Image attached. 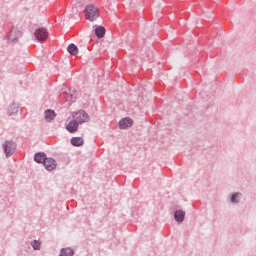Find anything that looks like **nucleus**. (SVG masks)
Returning a JSON list of instances; mask_svg holds the SVG:
<instances>
[{
  "instance_id": "1",
  "label": "nucleus",
  "mask_w": 256,
  "mask_h": 256,
  "mask_svg": "<svg viewBox=\"0 0 256 256\" xmlns=\"http://www.w3.org/2000/svg\"><path fill=\"white\" fill-rule=\"evenodd\" d=\"M84 15L87 21H97L99 19V8L93 4H89L84 9Z\"/></svg>"
},
{
  "instance_id": "2",
  "label": "nucleus",
  "mask_w": 256,
  "mask_h": 256,
  "mask_svg": "<svg viewBox=\"0 0 256 256\" xmlns=\"http://www.w3.org/2000/svg\"><path fill=\"white\" fill-rule=\"evenodd\" d=\"M72 119L80 125L81 123H87L89 121V114L85 111L80 110L72 113Z\"/></svg>"
},
{
  "instance_id": "3",
  "label": "nucleus",
  "mask_w": 256,
  "mask_h": 256,
  "mask_svg": "<svg viewBox=\"0 0 256 256\" xmlns=\"http://www.w3.org/2000/svg\"><path fill=\"white\" fill-rule=\"evenodd\" d=\"M34 37L37 41H46L49 37V32L45 28H38L34 31Z\"/></svg>"
},
{
  "instance_id": "4",
  "label": "nucleus",
  "mask_w": 256,
  "mask_h": 256,
  "mask_svg": "<svg viewBox=\"0 0 256 256\" xmlns=\"http://www.w3.org/2000/svg\"><path fill=\"white\" fill-rule=\"evenodd\" d=\"M43 164L47 171H53L57 168V162L52 158H46Z\"/></svg>"
},
{
  "instance_id": "5",
  "label": "nucleus",
  "mask_w": 256,
  "mask_h": 256,
  "mask_svg": "<svg viewBox=\"0 0 256 256\" xmlns=\"http://www.w3.org/2000/svg\"><path fill=\"white\" fill-rule=\"evenodd\" d=\"M133 126V120L130 118H123L119 121V127L121 129H129V127Z\"/></svg>"
},
{
  "instance_id": "6",
  "label": "nucleus",
  "mask_w": 256,
  "mask_h": 256,
  "mask_svg": "<svg viewBox=\"0 0 256 256\" xmlns=\"http://www.w3.org/2000/svg\"><path fill=\"white\" fill-rule=\"evenodd\" d=\"M66 129L67 131H69V133H77V130L79 129V124L76 122L75 119H73L68 123Z\"/></svg>"
},
{
  "instance_id": "7",
  "label": "nucleus",
  "mask_w": 256,
  "mask_h": 256,
  "mask_svg": "<svg viewBox=\"0 0 256 256\" xmlns=\"http://www.w3.org/2000/svg\"><path fill=\"white\" fill-rule=\"evenodd\" d=\"M19 37H21V31L14 29L10 32L8 39L11 41V43H15Z\"/></svg>"
},
{
  "instance_id": "8",
  "label": "nucleus",
  "mask_w": 256,
  "mask_h": 256,
  "mask_svg": "<svg viewBox=\"0 0 256 256\" xmlns=\"http://www.w3.org/2000/svg\"><path fill=\"white\" fill-rule=\"evenodd\" d=\"M3 147H4L7 157H9V155H13V151H15V147H13L12 142H6L3 145Z\"/></svg>"
},
{
  "instance_id": "9",
  "label": "nucleus",
  "mask_w": 256,
  "mask_h": 256,
  "mask_svg": "<svg viewBox=\"0 0 256 256\" xmlns=\"http://www.w3.org/2000/svg\"><path fill=\"white\" fill-rule=\"evenodd\" d=\"M105 32L106 30H105V27L103 26H98L95 29V35L96 37H98V39H103V37H105Z\"/></svg>"
},
{
  "instance_id": "10",
  "label": "nucleus",
  "mask_w": 256,
  "mask_h": 256,
  "mask_svg": "<svg viewBox=\"0 0 256 256\" xmlns=\"http://www.w3.org/2000/svg\"><path fill=\"white\" fill-rule=\"evenodd\" d=\"M185 219V212L183 210H177L175 212V221L181 223Z\"/></svg>"
},
{
  "instance_id": "11",
  "label": "nucleus",
  "mask_w": 256,
  "mask_h": 256,
  "mask_svg": "<svg viewBox=\"0 0 256 256\" xmlns=\"http://www.w3.org/2000/svg\"><path fill=\"white\" fill-rule=\"evenodd\" d=\"M68 53L70 55H78L79 54V48L75 44H70L67 48Z\"/></svg>"
},
{
  "instance_id": "12",
  "label": "nucleus",
  "mask_w": 256,
  "mask_h": 256,
  "mask_svg": "<svg viewBox=\"0 0 256 256\" xmlns=\"http://www.w3.org/2000/svg\"><path fill=\"white\" fill-rule=\"evenodd\" d=\"M84 141H83V138L81 137H74L71 139V144L74 146V147H81V145H83Z\"/></svg>"
},
{
  "instance_id": "13",
  "label": "nucleus",
  "mask_w": 256,
  "mask_h": 256,
  "mask_svg": "<svg viewBox=\"0 0 256 256\" xmlns=\"http://www.w3.org/2000/svg\"><path fill=\"white\" fill-rule=\"evenodd\" d=\"M45 159H47L45 157V153H37L34 157V161H36V163H45Z\"/></svg>"
},
{
  "instance_id": "14",
  "label": "nucleus",
  "mask_w": 256,
  "mask_h": 256,
  "mask_svg": "<svg viewBox=\"0 0 256 256\" xmlns=\"http://www.w3.org/2000/svg\"><path fill=\"white\" fill-rule=\"evenodd\" d=\"M46 121H53L55 119V111L48 110L45 112Z\"/></svg>"
},
{
  "instance_id": "15",
  "label": "nucleus",
  "mask_w": 256,
  "mask_h": 256,
  "mask_svg": "<svg viewBox=\"0 0 256 256\" xmlns=\"http://www.w3.org/2000/svg\"><path fill=\"white\" fill-rule=\"evenodd\" d=\"M59 256H73V250L71 248L62 249Z\"/></svg>"
},
{
  "instance_id": "16",
  "label": "nucleus",
  "mask_w": 256,
  "mask_h": 256,
  "mask_svg": "<svg viewBox=\"0 0 256 256\" xmlns=\"http://www.w3.org/2000/svg\"><path fill=\"white\" fill-rule=\"evenodd\" d=\"M239 197H241L240 193L233 194L231 197V203H239Z\"/></svg>"
},
{
  "instance_id": "17",
  "label": "nucleus",
  "mask_w": 256,
  "mask_h": 256,
  "mask_svg": "<svg viewBox=\"0 0 256 256\" xmlns=\"http://www.w3.org/2000/svg\"><path fill=\"white\" fill-rule=\"evenodd\" d=\"M32 247L35 251H39L41 249V243L37 242V241H33L32 242Z\"/></svg>"
}]
</instances>
